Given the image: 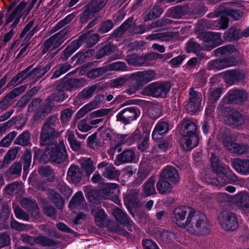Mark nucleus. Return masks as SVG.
Returning <instances> with one entry per match:
<instances>
[{"instance_id": "f257e3e1", "label": "nucleus", "mask_w": 249, "mask_h": 249, "mask_svg": "<svg viewBox=\"0 0 249 249\" xmlns=\"http://www.w3.org/2000/svg\"><path fill=\"white\" fill-rule=\"evenodd\" d=\"M57 117L53 115L47 118L41 127L40 134V143L42 146H48L50 161L57 164L64 162L68 157L65 146L63 142L58 144H53V141L59 136L56 129Z\"/></svg>"}, {"instance_id": "f03ea898", "label": "nucleus", "mask_w": 249, "mask_h": 249, "mask_svg": "<svg viewBox=\"0 0 249 249\" xmlns=\"http://www.w3.org/2000/svg\"><path fill=\"white\" fill-rule=\"evenodd\" d=\"M188 214L187 229L191 234L198 236H204L211 231L210 224L207 217L200 211L192 209Z\"/></svg>"}, {"instance_id": "7ed1b4c3", "label": "nucleus", "mask_w": 249, "mask_h": 249, "mask_svg": "<svg viewBox=\"0 0 249 249\" xmlns=\"http://www.w3.org/2000/svg\"><path fill=\"white\" fill-rule=\"evenodd\" d=\"M180 122V133L182 135L181 142L185 144L187 150H191L197 146L199 142L196 125L191 120L185 118Z\"/></svg>"}, {"instance_id": "20e7f679", "label": "nucleus", "mask_w": 249, "mask_h": 249, "mask_svg": "<svg viewBox=\"0 0 249 249\" xmlns=\"http://www.w3.org/2000/svg\"><path fill=\"white\" fill-rule=\"evenodd\" d=\"M107 3V0H91L82 8L77 18L81 24L88 23L97 15Z\"/></svg>"}, {"instance_id": "39448f33", "label": "nucleus", "mask_w": 249, "mask_h": 249, "mask_svg": "<svg viewBox=\"0 0 249 249\" xmlns=\"http://www.w3.org/2000/svg\"><path fill=\"white\" fill-rule=\"evenodd\" d=\"M205 178L209 184L215 186H224L229 183H233L238 180L235 174L229 168L224 166L213 174V177L209 178L206 175Z\"/></svg>"}, {"instance_id": "423d86ee", "label": "nucleus", "mask_w": 249, "mask_h": 249, "mask_svg": "<svg viewBox=\"0 0 249 249\" xmlns=\"http://www.w3.org/2000/svg\"><path fill=\"white\" fill-rule=\"evenodd\" d=\"M172 87L170 81H155L145 87L142 90L143 95L155 98H165Z\"/></svg>"}, {"instance_id": "0eeeda50", "label": "nucleus", "mask_w": 249, "mask_h": 249, "mask_svg": "<svg viewBox=\"0 0 249 249\" xmlns=\"http://www.w3.org/2000/svg\"><path fill=\"white\" fill-rule=\"evenodd\" d=\"M194 209L190 206H181L176 208L172 215L173 222L178 226L182 228H187L188 226V214Z\"/></svg>"}, {"instance_id": "6e6552de", "label": "nucleus", "mask_w": 249, "mask_h": 249, "mask_svg": "<svg viewBox=\"0 0 249 249\" xmlns=\"http://www.w3.org/2000/svg\"><path fill=\"white\" fill-rule=\"evenodd\" d=\"M221 196L223 201L232 203L240 210H245L249 208V195L248 193L240 192L232 196L223 193Z\"/></svg>"}, {"instance_id": "1a4fd4ad", "label": "nucleus", "mask_w": 249, "mask_h": 249, "mask_svg": "<svg viewBox=\"0 0 249 249\" xmlns=\"http://www.w3.org/2000/svg\"><path fill=\"white\" fill-rule=\"evenodd\" d=\"M141 113L137 107H130L125 108L116 115L117 121L122 122L124 124H128L136 120Z\"/></svg>"}, {"instance_id": "9d476101", "label": "nucleus", "mask_w": 249, "mask_h": 249, "mask_svg": "<svg viewBox=\"0 0 249 249\" xmlns=\"http://www.w3.org/2000/svg\"><path fill=\"white\" fill-rule=\"evenodd\" d=\"M219 220L221 227L227 231H234L239 226L238 218L233 213H221Z\"/></svg>"}, {"instance_id": "9b49d317", "label": "nucleus", "mask_w": 249, "mask_h": 249, "mask_svg": "<svg viewBox=\"0 0 249 249\" xmlns=\"http://www.w3.org/2000/svg\"><path fill=\"white\" fill-rule=\"evenodd\" d=\"M228 103L243 105L249 98V93L243 89H233L229 90L227 94Z\"/></svg>"}, {"instance_id": "f8f14e48", "label": "nucleus", "mask_w": 249, "mask_h": 249, "mask_svg": "<svg viewBox=\"0 0 249 249\" xmlns=\"http://www.w3.org/2000/svg\"><path fill=\"white\" fill-rule=\"evenodd\" d=\"M222 112L230 122L237 125L244 124L246 119V116H243L236 109L230 106L223 107Z\"/></svg>"}, {"instance_id": "ddd939ff", "label": "nucleus", "mask_w": 249, "mask_h": 249, "mask_svg": "<svg viewBox=\"0 0 249 249\" xmlns=\"http://www.w3.org/2000/svg\"><path fill=\"white\" fill-rule=\"evenodd\" d=\"M222 77L226 84L231 86L243 81L245 79V73L242 70L232 69L224 71Z\"/></svg>"}, {"instance_id": "4468645a", "label": "nucleus", "mask_w": 249, "mask_h": 249, "mask_svg": "<svg viewBox=\"0 0 249 249\" xmlns=\"http://www.w3.org/2000/svg\"><path fill=\"white\" fill-rule=\"evenodd\" d=\"M22 241L31 245H33L32 242H34L42 247H52L57 245V243L53 239L44 235L33 236L27 234L22 236Z\"/></svg>"}, {"instance_id": "2eb2a0df", "label": "nucleus", "mask_w": 249, "mask_h": 249, "mask_svg": "<svg viewBox=\"0 0 249 249\" xmlns=\"http://www.w3.org/2000/svg\"><path fill=\"white\" fill-rule=\"evenodd\" d=\"M221 35L219 33L212 32H200L198 37L204 41L205 46H209L213 49L219 46L222 41Z\"/></svg>"}, {"instance_id": "dca6fc26", "label": "nucleus", "mask_w": 249, "mask_h": 249, "mask_svg": "<svg viewBox=\"0 0 249 249\" xmlns=\"http://www.w3.org/2000/svg\"><path fill=\"white\" fill-rule=\"evenodd\" d=\"M170 122L168 120L161 119L156 124L152 133V138L153 140H159L166 135L171 130Z\"/></svg>"}, {"instance_id": "f3484780", "label": "nucleus", "mask_w": 249, "mask_h": 249, "mask_svg": "<svg viewBox=\"0 0 249 249\" xmlns=\"http://www.w3.org/2000/svg\"><path fill=\"white\" fill-rule=\"evenodd\" d=\"M155 77L156 72L152 70L137 71L131 75V78L142 87L144 84L154 80Z\"/></svg>"}, {"instance_id": "a211bd4d", "label": "nucleus", "mask_w": 249, "mask_h": 249, "mask_svg": "<svg viewBox=\"0 0 249 249\" xmlns=\"http://www.w3.org/2000/svg\"><path fill=\"white\" fill-rule=\"evenodd\" d=\"M97 168L100 171L102 176L109 179H115L118 178L119 174L112 163L106 161L100 162Z\"/></svg>"}, {"instance_id": "6ab92c4d", "label": "nucleus", "mask_w": 249, "mask_h": 249, "mask_svg": "<svg viewBox=\"0 0 249 249\" xmlns=\"http://www.w3.org/2000/svg\"><path fill=\"white\" fill-rule=\"evenodd\" d=\"M27 86L26 85L20 86L10 91L0 101V109L4 110L9 107L10 102L23 93L26 89Z\"/></svg>"}, {"instance_id": "aec40b11", "label": "nucleus", "mask_w": 249, "mask_h": 249, "mask_svg": "<svg viewBox=\"0 0 249 249\" xmlns=\"http://www.w3.org/2000/svg\"><path fill=\"white\" fill-rule=\"evenodd\" d=\"M113 215L118 222L125 227L128 231H132L131 228L134 223L125 213L116 208L113 210Z\"/></svg>"}, {"instance_id": "412c9836", "label": "nucleus", "mask_w": 249, "mask_h": 249, "mask_svg": "<svg viewBox=\"0 0 249 249\" xmlns=\"http://www.w3.org/2000/svg\"><path fill=\"white\" fill-rule=\"evenodd\" d=\"M69 75H66L57 85L56 88L62 90L63 89L65 91H71L73 89L81 86L82 82L79 78H71L67 77Z\"/></svg>"}, {"instance_id": "4be33fe9", "label": "nucleus", "mask_w": 249, "mask_h": 249, "mask_svg": "<svg viewBox=\"0 0 249 249\" xmlns=\"http://www.w3.org/2000/svg\"><path fill=\"white\" fill-rule=\"evenodd\" d=\"M33 164H44L49 162V153L48 146L45 149L35 147L33 148Z\"/></svg>"}, {"instance_id": "5701e85b", "label": "nucleus", "mask_w": 249, "mask_h": 249, "mask_svg": "<svg viewBox=\"0 0 249 249\" xmlns=\"http://www.w3.org/2000/svg\"><path fill=\"white\" fill-rule=\"evenodd\" d=\"M160 176L174 183L178 182L180 178L178 170L171 165H167L162 169Z\"/></svg>"}, {"instance_id": "b1692460", "label": "nucleus", "mask_w": 249, "mask_h": 249, "mask_svg": "<svg viewBox=\"0 0 249 249\" xmlns=\"http://www.w3.org/2000/svg\"><path fill=\"white\" fill-rule=\"evenodd\" d=\"M84 36H79L77 39L72 41L70 45H68L63 51L61 55L60 59L63 61L67 60L76 50L80 47V40L83 38Z\"/></svg>"}, {"instance_id": "393cba45", "label": "nucleus", "mask_w": 249, "mask_h": 249, "mask_svg": "<svg viewBox=\"0 0 249 249\" xmlns=\"http://www.w3.org/2000/svg\"><path fill=\"white\" fill-rule=\"evenodd\" d=\"M100 45H98L99 48L96 51L95 55V58L97 59H101L104 57L111 55L117 49L116 46L110 42L106 43L102 47L100 46Z\"/></svg>"}, {"instance_id": "a878e982", "label": "nucleus", "mask_w": 249, "mask_h": 249, "mask_svg": "<svg viewBox=\"0 0 249 249\" xmlns=\"http://www.w3.org/2000/svg\"><path fill=\"white\" fill-rule=\"evenodd\" d=\"M189 11V7L188 4L178 5L173 7L168 10L169 17L172 18L179 19L184 15H187Z\"/></svg>"}, {"instance_id": "bb28decb", "label": "nucleus", "mask_w": 249, "mask_h": 249, "mask_svg": "<svg viewBox=\"0 0 249 249\" xmlns=\"http://www.w3.org/2000/svg\"><path fill=\"white\" fill-rule=\"evenodd\" d=\"M237 64L235 57L229 56L223 58L218 59L213 61L212 66L217 69H222L227 67L234 66Z\"/></svg>"}, {"instance_id": "cd10ccee", "label": "nucleus", "mask_w": 249, "mask_h": 249, "mask_svg": "<svg viewBox=\"0 0 249 249\" xmlns=\"http://www.w3.org/2000/svg\"><path fill=\"white\" fill-rule=\"evenodd\" d=\"M82 173L78 165L72 164L67 172V179L69 182L77 183L81 180Z\"/></svg>"}, {"instance_id": "c85d7f7f", "label": "nucleus", "mask_w": 249, "mask_h": 249, "mask_svg": "<svg viewBox=\"0 0 249 249\" xmlns=\"http://www.w3.org/2000/svg\"><path fill=\"white\" fill-rule=\"evenodd\" d=\"M91 31H88L86 33L81 35L79 36H84L82 39L80 40L79 43H80V46H81L83 43L86 42V46L88 48L93 47L95 45L99 40L100 36L98 34H91Z\"/></svg>"}, {"instance_id": "c756f323", "label": "nucleus", "mask_w": 249, "mask_h": 249, "mask_svg": "<svg viewBox=\"0 0 249 249\" xmlns=\"http://www.w3.org/2000/svg\"><path fill=\"white\" fill-rule=\"evenodd\" d=\"M233 168L242 175L249 174V160L237 159L233 162Z\"/></svg>"}, {"instance_id": "7c9ffc66", "label": "nucleus", "mask_w": 249, "mask_h": 249, "mask_svg": "<svg viewBox=\"0 0 249 249\" xmlns=\"http://www.w3.org/2000/svg\"><path fill=\"white\" fill-rule=\"evenodd\" d=\"M222 91L221 88H217L211 92L207 101L209 107L206 108V113H210L213 109L214 104L221 97Z\"/></svg>"}, {"instance_id": "2f4dec72", "label": "nucleus", "mask_w": 249, "mask_h": 249, "mask_svg": "<svg viewBox=\"0 0 249 249\" xmlns=\"http://www.w3.org/2000/svg\"><path fill=\"white\" fill-rule=\"evenodd\" d=\"M241 37L240 31L234 26L230 28L223 35L225 40L228 42L237 41Z\"/></svg>"}, {"instance_id": "473e14b6", "label": "nucleus", "mask_w": 249, "mask_h": 249, "mask_svg": "<svg viewBox=\"0 0 249 249\" xmlns=\"http://www.w3.org/2000/svg\"><path fill=\"white\" fill-rule=\"evenodd\" d=\"M218 138L220 142L224 145L225 147H230L232 141L231 132L229 129L226 128H221L220 130L218 135Z\"/></svg>"}, {"instance_id": "72a5a7b5", "label": "nucleus", "mask_w": 249, "mask_h": 249, "mask_svg": "<svg viewBox=\"0 0 249 249\" xmlns=\"http://www.w3.org/2000/svg\"><path fill=\"white\" fill-rule=\"evenodd\" d=\"M38 173L48 182H52L54 179L53 169L50 166H40L38 168Z\"/></svg>"}, {"instance_id": "f704fd0d", "label": "nucleus", "mask_w": 249, "mask_h": 249, "mask_svg": "<svg viewBox=\"0 0 249 249\" xmlns=\"http://www.w3.org/2000/svg\"><path fill=\"white\" fill-rule=\"evenodd\" d=\"M30 138V132L28 130H26L16 138L14 141V144L20 145L22 146H30L32 145Z\"/></svg>"}, {"instance_id": "c9c22d12", "label": "nucleus", "mask_w": 249, "mask_h": 249, "mask_svg": "<svg viewBox=\"0 0 249 249\" xmlns=\"http://www.w3.org/2000/svg\"><path fill=\"white\" fill-rule=\"evenodd\" d=\"M155 179L153 177H150L142 185L143 195L149 196L156 193L155 188Z\"/></svg>"}, {"instance_id": "e433bc0d", "label": "nucleus", "mask_w": 249, "mask_h": 249, "mask_svg": "<svg viewBox=\"0 0 249 249\" xmlns=\"http://www.w3.org/2000/svg\"><path fill=\"white\" fill-rule=\"evenodd\" d=\"M50 199L55 206L58 209H62L64 201L61 195L53 189H50L48 194Z\"/></svg>"}, {"instance_id": "4c0bfd02", "label": "nucleus", "mask_w": 249, "mask_h": 249, "mask_svg": "<svg viewBox=\"0 0 249 249\" xmlns=\"http://www.w3.org/2000/svg\"><path fill=\"white\" fill-rule=\"evenodd\" d=\"M20 147L17 146L9 149L5 154L2 163L1 167L7 166L17 157Z\"/></svg>"}, {"instance_id": "58836bf2", "label": "nucleus", "mask_w": 249, "mask_h": 249, "mask_svg": "<svg viewBox=\"0 0 249 249\" xmlns=\"http://www.w3.org/2000/svg\"><path fill=\"white\" fill-rule=\"evenodd\" d=\"M84 191L87 199L90 202L95 203L99 200L101 197L98 190L91 189L86 186L85 187Z\"/></svg>"}, {"instance_id": "ea45409f", "label": "nucleus", "mask_w": 249, "mask_h": 249, "mask_svg": "<svg viewBox=\"0 0 249 249\" xmlns=\"http://www.w3.org/2000/svg\"><path fill=\"white\" fill-rule=\"evenodd\" d=\"M91 214L94 215L95 221L98 226L101 227L104 226L107 214L103 209H92Z\"/></svg>"}, {"instance_id": "a19ab883", "label": "nucleus", "mask_w": 249, "mask_h": 249, "mask_svg": "<svg viewBox=\"0 0 249 249\" xmlns=\"http://www.w3.org/2000/svg\"><path fill=\"white\" fill-rule=\"evenodd\" d=\"M162 9L159 5H155L149 12L143 16L142 19L144 22L155 19L160 17L162 13Z\"/></svg>"}, {"instance_id": "79ce46f5", "label": "nucleus", "mask_w": 249, "mask_h": 249, "mask_svg": "<svg viewBox=\"0 0 249 249\" xmlns=\"http://www.w3.org/2000/svg\"><path fill=\"white\" fill-rule=\"evenodd\" d=\"M218 12L228 16L235 20L239 19L243 15V12L240 10L225 8V7L223 8L221 7L220 10H218Z\"/></svg>"}, {"instance_id": "37998d69", "label": "nucleus", "mask_w": 249, "mask_h": 249, "mask_svg": "<svg viewBox=\"0 0 249 249\" xmlns=\"http://www.w3.org/2000/svg\"><path fill=\"white\" fill-rule=\"evenodd\" d=\"M157 188L160 193L165 194L171 192L172 185L166 179H159L157 183Z\"/></svg>"}, {"instance_id": "c03bdc74", "label": "nucleus", "mask_w": 249, "mask_h": 249, "mask_svg": "<svg viewBox=\"0 0 249 249\" xmlns=\"http://www.w3.org/2000/svg\"><path fill=\"white\" fill-rule=\"evenodd\" d=\"M119 161L124 163L130 162L135 159V155L132 150H126L117 155Z\"/></svg>"}, {"instance_id": "a18cd8bd", "label": "nucleus", "mask_w": 249, "mask_h": 249, "mask_svg": "<svg viewBox=\"0 0 249 249\" xmlns=\"http://www.w3.org/2000/svg\"><path fill=\"white\" fill-rule=\"evenodd\" d=\"M104 187L99 191L101 197L107 198L110 196V194L114 193V190L117 188L116 183H105L103 184Z\"/></svg>"}, {"instance_id": "49530a36", "label": "nucleus", "mask_w": 249, "mask_h": 249, "mask_svg": "<svg viewBox=\"0 0 249 249\" xmlns=\"http://www.w3.org/2000/svg\"><path fill=\"white\" fill-rule=\"evenodd\" d=\"M248 148L249 146L247 144L238 143L232 142L230 147L228 148H229V150H231L233 153L242 155L247 151Z\"/></svg>"}, {"instance_id": "de8ad7c7", "label": "nucleus", "mask_w": 249, "mask_h": 249, "mask_svg": "<svg viewBox=\"0 0 249 249\" xmlns=\"http://www.w3.org/2000/svg\"><path fill=\"white\" fill-rule=\"evenodd\" d=\"M98 87V85L96 84L86 88L78 93V96L82 99H89L93 96L94 92Z\"/></svg>"}, {"instance_id": "09e8293b", "label": "nucleus", "mask_w": 249, "mask_h": 249, "mask_svg": "<svg viewBox=\"0 0 249 249\" xmlns=\"http://www.w3.org/2000/svg\"><path fill=\"white\" fill-rule=\"evenodd\" d=\"M81 168L87 176H90L95 169L93 161L90 158L84 160L81 164Z\"/></svg>"}, {"instance_id": "8fccbe9b", "label": "nucleus", "mask_w": 249, "mask_h": 249, "mask_svg": "<svg viewBox=\"0 0 249 249\" xmlns=\"http://www.w3.org/2000/svg\"><path fill=\"white\" fill-rule=\"evenodd\" d=\"M162 115L161 106L159 104H154L148 109V115L153 119H157Z\"/></svg>"}, {"instance_id": "3c124183", "label": "nucleus", "mask_w": 249, "mask_h": 249, "mask_svg": "<svg viewBox=\"0 0 249 249\" xmlns=\"http://www.w3.org/2000/svg\"><path fill=\"white\" fill-rule=\"evenodd\" d=\"M155 234L153 235V237L158 240L160 238L163 241L170 240L171 238V232L163 229H157L155 230Z\"/></svg>"}, {"instance_id": "603ef678", "label": "nucleus", "mask_w": 249, "mask_h": 249, "mask_svg": "<svg viewBox=\"0 0 249 249\" xmlns=\"http://www.w3.org/2000/svg\"><path fill=\"white\" fill-rule=\"evenodd\" d=\"M128 63L134 66H147L144 56H139L137 54H133L130 56Z\"/></svg>"}, {"instance_id": "864d4df0", "label": "nucleus", "mask_w": 249, "mask_h": 249, "mask_svg": "<svg viewBox=\"0 0 249 249\" xmlns=\"http://www.w3.org/2000/svg\"><path fill=\"white\" fill-rule=\"evenodd\" d=\"M115 23L110 19L102 21L98 29V32L101 34L108 33L113 28Z\"/></svg>"}, {"instance_id": "5fc2aeb1", "label": "nucleus", "mask_w": 249, "mask_h": 249, "mask_svg": "<svg viewBox=\"0 0 249 249\" xmlns=\"http://www.w3.org/2000/svg\"><path fill=\"white\" fill-rule=\"evenodd\" d=\"M108 71V69L107 66H103L101 67H98L95 69H93L89 71L87 75L88 77L92 79L96 78L100 76L103 75Z\"/></svg>"}, {"instance_id": "6e6d98bb", "label": "nucleus", "mask_w": 249, "mask_h": 249, "mask_svg": "<svg viewBox=\"0 0 249 249\" xmlns=\"http://www.w3.org/2000/svg\"><path fill=\"white\" fill-rule=\"evenodd\" d=\"M88 60L89 59L86 55L84 51H80L71 58L70 63H72L74 61H76L74 65H81Z\"/></svg>"}, {"instance_id": "4d7b16f0", "label": "nucleus", "mask_w": 249, "mask_h": 249, "mask_svg": "<svg viewBox=\"0 0 249 249\" xmlns=\"http://www.w3.org/2000/svg\"><path fill=\"white\" fill-rule=\"evenodd\" d=\"M150 30L148 29V26H145L144 24L137 25L136 23H132L130 28V33L132 34H142L145 32Z\"/></svg>"}, {"instance_id": "13d9d810", "label": "nucleus", "mask_w": 249, "mask_h": 249, "mask_svg": "<svg viewBox=\"0 0 249 249\" xmlns=\"http://www.w3.org/2000/svg\"><path fill=\"white\" fill-rule=\"evenodd\" d=\"M210 162L213 174L219 170L220 168L223 167L224 166L220 163L219 159L213 153L211 155Z\"/></svg>"}, {"instance_id": "bf43d9fd", "label": "nucleus", "mask_w": 249, "mask_h": 249, "mask_svg": "<svg viewBox=\"0 0 249 249\" xmlns=\"http://www.w3.org/2000/svg\"><path fill=\"white\" fill-rule=\"evenodd\" d=\"M189 94L190 95L189 101L201 105L202 94L200 92L194 90L193 88H191L189 89Z\"/></svg>"}, {"instance_id": "052dcab7", "label": "nucleus", "mask_w": 249, "mask_h": 249, "mask_svg": "<svg viewBox=\"0 0 249 249\" xmlns=\"http://www.w3.org/2000/svg\"><path fill=\"white\" fill-rule=\"evenodd\" d=\"M53 107L54 104L52 101L50 99L47 100L42 104L40 109V112L44 116H47L51 112Z\"/></svg>"}, {"instance_id": "680f3d73", "label": "nucleus", "mask_w": 249, "mask_h": 249, "mask_svg": "<svg viewBox=\"0 0 249 249\" xmlns=\"http://www.w3.org/2000/svg\"><path fill=\"white\" fill-rule=\"evenodd\" d=\"M67 140L72 150L77 151L81 148V142L77 141L73 134H69Z\"/></svg>"}, {"instance_id": "e2e57ef3", "label": "nucleus", "mask_w": 249, "mask_h": 249, "mask_svg": "<svg viewBox=\"0 0 249 249\" xmlns=\"http://www.w3.org/2000/svg\"><path fill=\"white\" fill-rule=\"evenodd\" d=\"M73 111L69 108L64 109L61 113L60 119L63 124H66L71 120Z\"/></svg>"}, {"instance_id": "0e129e2a", "label": "nucleus", "mask_w": 249, "mask_h": 249, "mask_svg": "<svg viewBox=\"0 0 249 249\" xmlns=\"http://www.w3.org/2000/svg\"><path fill=\"white\" fill-rule=\"evenodd\" d=\"M171 23V20L168 18H161L153 22L148 25V29H152L155 28L166 26Z\"/></svg>"}, {"instance_id": "69168bd1", "label": "nucleus", "mask_w": 249, "mask_h": 249, "mask_svg": "<svg viewBox=\"0 0 249 249\" xmlns=\"http://www.w3.org/2000/svg\"><path fill=\"white\" fill-rule=\"evenodd\" d=\"M111 110L110 108H102L90 113L87 116L88 120L94 117H100L107 115Z\"/></svg>"}, {"instance_id": "338daca9", "label": "nucleus", "mask_w": 249, "mask_h": 249, "mask_svg": "<svg viewBox=\"0 0 249 249\" xmlns=\"http://www.w3.org/2000/svg\"><path fill=\"white\" fill-rule=\"evenodd\" d=\"M84 198L82 192L78 191L71 198L69 203V206L70 207L73 206L74 208L77 206Z\"/></svg>"}, {"instance_id": "774afa93", "label": "nucleus", "mask_w": 249, "mask_h": 249, "mask_svg": "<svg viewBox=\"0 0 249 249\" xmlns=\"http://www.w3.org/2000/svg\"><path fill=\"white\" fill-rule=\"evenodd\" d=\"M44 213L46 215L52 217L55 216L57 211L54 207L49 203H44L43 205Z\"/></svg>"}]
</instances>
